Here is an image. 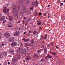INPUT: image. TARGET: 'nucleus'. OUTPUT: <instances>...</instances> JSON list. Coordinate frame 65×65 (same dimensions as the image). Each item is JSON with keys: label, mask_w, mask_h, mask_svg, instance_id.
Wrapping results in <instances>:
<instances>
[{"label": "nucleus", "mask_w": 65, "mask_h": 65, "mask_svg": "<svg viewBox=\"0 0 65 65\" xmlns=\"http://www.w3.org/2000/svg\"><path fill=\"white\" fill-rule=\"evenodd\" d=\"M17 57L18 58H20V56L19 54H18L17 55Z\"/></svg>", "instance_id": "473e14b6"}, {"label": "nucleus", "mask_w": 65, "mask_h": 65, "mask_svg": "<svg viewBox=\"0 0 65 65\" xmlns=\"http://www.w3.org/2000/svg\"><path fill=\"white\" fill-rule=\"evenodd\" d=\"M30 45H31V44H29V45H28V46H30Z\"/></svg>", "instance_id": "e2e57ef3"}, {"label": "nucleus", "mask_w": 65, "mask_h": 65, "mask_svg": "<svg viewBox=\"0 0 65 65\" xmlns=\"http://www.w3.org/2000/svg\"><path fill=\"white\" fill-rule=\"evenodd\" d=\"M38 53H40V50H38Z\"/></svg>", "instance_id": "37998d69"}, {"label": "nucleus", "mask_w": 65, "mask_h": 65, "mask_svg": "<svg viewBox=\"0 0 65 65\" xmlns=\"http://www.w3.org/2000/svg\"><path fill=\"white\" fill-rule=\"evenodd\" d=\"M47 57L48 58H49L50 59H51L52 58V56H51L49 55H48Z\"/></svg>", "instance_id": "4be33fe9"}, {"label": "nucleus", "mask_w": 65, "mask_h": 65, "mask_svg": "<svg viewBox=\"0 0 65 65\" xmlns=\"http://www.w3.org/2000/svg\"><path fill=\"white\" fill-rule=\"evenodd\" d=\"M6 20H5L3 21V23H5V22H6Z\"/></svg>", "instance_id": "c9c22d12"}, {"label": "nucleus", "mask_w": 65, "mask_h": 65, "mask_svg": "<svg viewBox=\"0 0 65 65\" xmlns=\"http://www.w3.org/2000/svg\"><path fill=\"white\" fill-rule=\"evenodd\" d=\"M26 40L25 39V38H23V39H22V40Z\"/></svg>", "instance_id": "a18cd8bd"}, {"label": "nucleus", "mask_w": 65, "mask_h": 65, "mask_svg": "<svg viewBox=\"0 0 65 65\" xmlns=\"http://www.w3.org/2000/svg\"><path fill=\"white\" fill-rule=\"evenodd\" d=\"M47 35L46 34V36H45V37H43V36L42 35L40 36V37H43V39H46L47 38Z\"/></svg>", "instance_id": "ddd939ff"}, {"label": "nucleus", "mask_w": 65, "mask_h": 65, "mask_svg": "<svg viewBox=\"0 0 65 65\" xmlns=\"http://www.w3.org/2000/svg\"><path fill=\"white\" fill-rule=\"evenodd\" d=\"M47 6H48V7H50V5H48Z\"/></svg>", "instance_id": "680f3d73"}, {"label": "nucleus", "mask_w": 65, "mask_h": 65, "mask_svg": "<svg viewBox=\"0 0 65 65\" xmlns=\"http://www.w3.org/2000/svg\"><path fill=\"white\" fill-rule=\"evenodd\" d=\"M26 5H29L30 4V1L29 0H27L26 3Z\"/></svg>", "instance_id": "2eb2a0df"}, {"label": "nucleus", "mask_w": 65, "mask_h": 65, "mask_svg": "<svg viewBox=\"0 0 65 65\" xmlns=\"http://www.w3.org/2000/svg\"><path fill=\"white\" fill-rule=\"evenodd\" d=\"M23 34H24L26 35L27 34V32H24Z\"/></svg>", "instance_id": "ea45409f"}, {"label": "nucleus", "mask_w": 65, "mask_h": 65, "mask_svg": "<svg viewBox=\"0 0 65 65\" xmlns=\"http://www.w3.org/2000/svg\"><path fill=\"white\" fill-rule=\"evenodd\" d=\"M7 53L5 52L4 53V55L5 56H7Z\"/></svg>", "instance_id": "bb28decb"}, {"label": "nucleus", "mask_w": 65, "mask_h": 65, "mask_svg": "<svg viewBox=\"0 0 65 65\" xmlns=\"http://www.w3.org/2000/svg\"><path fill=\"white\" fill-rule=\"evenodd\" d=\"M44 51L45 54H46L47 53V50L46 48H44Z\"/></svg>", "instance_id": "f8f14e48"}, {"label": "nucleus", "mask_w": 65, "mask_h": 65, "mask_svg": "<svg viewBox=\"0 0 65 65\" xmlns=\"http://www.w3.org/2000/svg\"><path fill=\"white\" fill-rule=\"evenodd\" d=\"M56 47L57 49L59 48V47H58L57 46H56Z\"/></svg>", "instance_id": "c03bdc74"}, {"label": "nucleus", "mask_w": 65, "mask_h": 65, "mask_svg": "<svg viewBox=\"0 0 65 65\" xmlns=\"http://www.w3.org/2000/svg\"><path fill=\"white\" fill-rule=\"evenodd\" d=\"M12 23L11 22H9L8 23V27H12V26L11 25H12Z\"/></svg>", "instance_id": "0eeeda50"}, {"label": "nucleus", "mask_w": 65, "mask_h": 65, "mask_svg": "<svg viewBox=\"0 0 65 65\" xmlns=\"http://www.w3.org/2000/svg\"><path fill=\"white\" fill-rule=\"evenodd\" d=\"M10 64V62H8V64Z\"/></svg>", "instance_id": "5fc2aeb1"}, {"label": "nucleus", "mask_w": 65, "mask_h": 65, "mask_svg": "<svg viewBox=\"0 0 65 65\" xmlns=\"http://www.w3.org/2000/svg\"><path fill=\"white\" fill-rule=\"evenodd\" d=\"M50 44L52 45H54V44L53 42H50Z\"/></svg>", "instance_id": "c756f323"}, {"label": "nucleus", "mask_w": 65, "mask_h": 65, "mask_svg": "<svg viewBox=\"0 0 65 65\" xmlns=\"http://www.w3.org/2000/svg\"><path fill=\"white\" fill-rule=\"evenodd\" d=\"M3 12L6 13H7V10L5 9H4L3 10Z\"/></svg>", "instance_id": "412c9836"}, {"label": "nucleus", "mask_w": 65, "mask_h": 65, "mask_svg": "<svg viewBox=\"0 0 65 65\" xmlns=\"http://www.w3.org/2000/svg\"><path fill=\"white\" fill-rule=\"evenodd\" d=\"M31 44H30V45H31V44H34L35 43V42L34 41V40H32L31 41Z\"/></svg>", "instance_id": "6ab92c4d"}, {"label": "nucleus", "mask_w": 65, "mask_h": 65, "mask_svg": "<svg viewBox=\"0 0 65 65\" xmlns=\"http://www.w3.org/2000/svg\"><path fill=\"white\" fill-rule=\"evenodd\" d=\"M33 65H37L36 64H34Z\"/></svg>", "instance_id": "338daca9"}, {"label": "nucleus", "mask_w": 65, "mask_h": 65, "mask_svg": "<svg viewBox=\"0 0 65 65\" xmlns=\"http://www.w3.org/2000/svg\"><path fill=\"white\" fill-rule=\"evenodd\" d=\"M39 14L40 16H41L42 15V14L40 12H39Z\"/></svg>", "instance_id": "2f4dec72"}, {"label": "nucleus", "mask_w": 65, "mask_h": 65, "mask_svg": "<svg viewBox=\"0 0 65 65\" xmlns=\"http://www.w3.org/2000/svg\"><path fill=\"white\" fill-rule=\"evenodd\" d=\"M51 54L53 55L56 56L57 54L55 52H52L51 53Z\"/></svg>", "instance_id": "dca6fc26"}, {"label": "nucleus", "mask_w": 65, "mask_h": 65, "mask_svg": "<svg viewBox=\"0 0 65 65\" xmlns=\"http://www.w3.org/2000/svg\"><path fill=\"white\" fill-rule=\"evenodd\" d=\"M37 25H41V22L40 21H39L38 23H37Z\"/></svg>", "instance_id": "aec40b11"}, {"label": "nucleus", "mask_w": 65, "mask_h": 65, "mask_svg": "<svg viewBox=\"0 0 65 65\" xmlns=\"http://www.w3.org/2000/svg\"><path fill=\"white\" fill-rule=\"evenodd\" d=\"M36 3L35 2H33L32 3V6L34 7H35L36 6L37 7L38 6V3L37 0L36 1Z\"/></svg>", "instance_id": "7ed1b4c3"}, {"label": "nucleus", "mask_w": 65, "mask_h": 65, "mask_svg": "<svg viewBox=\"0 0 65 65\" xmlns=\"http://www.w3.org/2000/svg\"><path fill=\"white\" fill-rule=\"evenodd\" d=\"M30 9L31 10H33V7H31L30 8Z\"/></svg>", "instance_id": "f704fd0d"}, {"label": "nucleus", "mask_w": 65, "mask_h": 65, "mask_svg": "<svg viewBox=\"0 0 65 65\" xmlns=\"http://www.w3.org/2000/svg\"><path fill=\"white\" fill-rule=\"evenodd\" d=\"M9 52L11 53H14V50L13 49H11L9 50Z\"/></svg>", "instance_id": "4468645a"}, {"label": "nucleus", "mask_w": 65, "mask_h": 65, "mask_svg": "<svg viewBox=\"0 0 65 65\" xmlns=\"http://www.w3.org/2000/svg\"><path fill=\"white\" fill-rule=\"evenodd\" d=\"M31 20L30 19H28V20H27V22Z\"/></svg>", "instance_id": "72a5a7b5"}, {"label": "nucleus", "mask_w": 65, "mask_h": 65, "mask_svg": "<svg viewBox=\"0 0 65 65\" xmlns=\"http://www.w3.org/2000/svg\"><path fill=\"white\" fill-rule=\"evenodd\" d=\"M30 39L29 38H28V39L25 40L24 42H27L30 41Z\"/></svg>", "instance_id": "f3484780"}, {"label": "nucleus", "mask_w": 65, "mask_h": 65, "mask_svg": "<svg viewBox=\"0 0 65 65\" xmlns=\"http://www.w3.org/2000/svg\"><path fill=\"white\" fill-rule=\"evenodd\" d=\"M3 55H0V58H3Z\"/></svg>", "instance_id": "cd10ccee"}, {"label": "nucleus", "mask_w": 65, "mask_h": 65, "mask_svg": "<svg viewBox=\"0 0 65 65\" xmlns=\"http://www.w3.org/2000/svg\"><path fill=\"white\" fill-rule=\"evenodd\" d=\"M24 23H25V22H23V24H24Z\"/></svg>", "instance_id": "0e129e2a"}, {"label": "nucleus", "mask_w": 65, "mask_h": 65, "mask_svg": "<svg viewBox=\"0 0 65 65\" xmlns=\"http://www.w3.org/2000/svg\"><path fill=\"white\" fill-rule=\"evenodd\" d=\"M39 28L40 29H41V26H40L39 27Z\"/></svg>", "instance_id": "49530a36"}, {"label": "nucleus", "mask_w": 65, "mask_h": 65, "mask_svg": "<svg viewBox=\"0 0 65 65\" xmlns=\"http://www.w3.org/2000/svg\"><path fill=\"white\" fill-rule=\"evenodd\" d=\"M31 31H29V33H31Z\"/></svg>", "instance_id": "13d9d810"}, {"label": "nucleus", "mask_w": 65, "mask_h": 65, "mask_svg": "<svg viewBox=\"0 0 65 65\" xmlns=\"http://www.w3.org/2000/svg\"><path fill=\"white\" fill-rule=\"evenodd\" d=\"M43 15L45 16L46 15V14L45 13H44L43 14Z\"/></svg>", "instance_id": "79ce46f5"}, {"label": "nucleus", "mask_w": 65, "mask_h": 65, "mask_svg": "<svg viewBox=\"0 0 65 65\" xmlns=\"http://www.w3.org/2000/svg\"><path fill=\"white\" fill-rule=\"evenodd\" d=\"M44 46H43V45H42V48H44Z\"/></svg>", "instance_id": "4d7b16f0"}, {"label": "nucleus", "mask_w": 65, "mask_h": 65, "mask_svg": "<svg viewBox=\"0 0 65 65\" xmlns=\"http://www.w3.org/2000/svg\"><path fill=\"white\" fill-rule=\"evenodd\" d=\"M5 19V18L4 17H2V18H0V21H2Z\"/></svg>", "instance_id": "9b49d317"}, {"label": "nucleus", "mask_w": 65, "mask_h": 65, "mask_svg": "<svg viewBox=\"0 0 65 65\" xmlns=\"http://www.w3.org/2000/svg\"><path fill=\"white\" fill-rule=\"evenodd\" d=\"M2 45L3 46H4L5 45H5V44H4V43H2Z\"/></svg>", "instance_id": "4c0bfd02"}, {"label": "nucleus", "mask_w": 65, "mask_h": 65, "mask_svg": "<svg viewBox=\"0 0 65 65\" xmlns=\"http://www.w3.org/2000/svg\"><path fill=\"white\" fill-rule=\"evenodd\" d=\"M9 9H7V12H9Z\"/></svg>", "instance_id": "a19ab883"}, {"label": "nucleus", "mask_w": 65, "mask_h": 65, "mask_svg": "<svg viewBox=\"0 0 65 65\" xmlns=\"http://www.w3.org/2000/svg\"><path fill=\"white\" fill-rule=\"evenodd\" d=\"M63 5V3H61L60 4V6H62Z\"/></svg>", "instance_id": "58836bf2"}, {"label": "nucleus", "mask_w": 65, "mask_h": 65, "mask_svg": "<svg viewBox=\"0 0 65 65\" xmlns=\"http://www.w3.org/2000/svg\"><path fill=\"white\" fill-rule=\"evenodd\" d=\"M45 60H44V58H42L41 60V62H43V61H45Z\"/></svg>", "instance_id": "393cba45"}, {"label": "nucleus", "mask_w": 65, "mask_h": 65, "mask_svg": "<svg viewBox=\"0 0 65 65\" xmlns=\"http://www.w3.org/2000/svg\"><path fill=\"white\" fill-rule=\"evenodd\" d=\"M2 38V37L0 36V40H1Z\"/></svg>", "instance_id": "052dcab7"}, {"label": "nucleus", "mask_w": 65, "mask_h": 65, "mask_svg": "<svg viewBox=\"0 0 65 65\" xmlns=\"http://www.w3.org/2000/svg\"><path fill=\"white\" fill-rule=\"evenodd\" d=\"M42 43H44V41L43 42H42Z\"/></svg>", "instance_id": "69168bd1"}, {"label": "nucleus", "mask_w": 65, "mask_h": 65, "mask_svg": "<svg viewBox=\"0 0 65 65\" xmlns=\"http://www.w3.org/2000/svg\"><path fill=\"white\" fill-rule=\"evenodd\" d=\"M28 45V44L26 43H24V45L25 46H27Z\"/></svg>", "instance_id": "b1692460"}, {"label": "nucleus", "mask_w": 65, "mask_h": 65, "mask_svg": "<svg viewBox=\"0 0 65 65\" xmlns=\"http://www.w3.org/2000/svg\"><path fill=\"white\" fill-rule=\"evenodd\" d=\"M20 21H19V22H18V23H20Z\"/></svg>", "instance_id": "bf43d9fd"}, {"label": "nucleus", "mask_w": 65, "mask_h": 65, "mask_svg": "<svg viewBox=\"0 0 65 65\" xmlns=\"http://www.w3.org/2000/svg\"><path fill=\"white\" fill-rule=\"evenodd\" d=\"M26 19V18L25 17H24L23 18V19L24 20H25Z\"/></svg>", "instance_id": "3c124183"}, {"label": "nucleus", "mask_w": 65, "mask_h": 65, "mask_svg": "<svg viewBox=\"0 0 65 65\" xmlns=\"http://www.w3.org/2000/svg\"><path fill=\"white\" fill-rule=\"evenodd\" d=\"M45 25V23H43L42 25Z\"/></svg>", "instance_id": "603ef678"}, {"label": "nucleus", "mask_w": 65, "mask_h": 65, "mask_svg": "<svg viewBox=\"0 0 65 65\" xmlns=\"http://www.w3.org/2000/svg\"><path fill=\"white\" fill-rule=\"evenodd\" d=\"M19 31H17L14 33V35L15 36H18L19 35Z\"/></svg>", "instance_id": "6e6552de"}, {"label": "nucleus", "mask_w": 65, "mask_h": 65, "mask_svg": "<svg viewBox=\"0 0 65 65\" xmlns=\"http://www.w3.org/2000/svg\"><path fill=\"white\" fill-rule=\"evenodd\" d=\"M37 33V31L36 30L34 31L33 32V34L34 35L35 34Z\"/></svg>", "instance_id": "a878e982"}, {"label": "nucleus", "mask_w": 65, "mask_h": 65, "mask_svg": "<svg viewBox=\"0 0 65 65\" xmlns=\"http://www.w3.org/2000/svg\"><path fill=\"white\" fill-rule=\"evenodd\" d=\"M43 37H41L40 39V40H41V39H42L43 38Z\"/></svg>", "instance_id": "de8ad7c7"}, {"label": "nucleus", "mask_w": 65, "mask_h": 65, "mask_svg": "<svg viewBox=\"0 0 65 65\" xmlns=\"http://www.w3.org/2000/svg\"><path fill=\"white\" fill-rule=\"evenodd\" d=\"M19 4H23L24 3V2L23 0H20L19 1Z\"/></svg>", "instance_id": "423d86ee"}, {"label": "nucleus", "mask_w": 65, "mask_h": 65, "mask_svg": "<svg viewBox=\"0 0 65 65\" xmlns=\"http://www.w3.org/2000/svg\"><path fill=\"white\" fill-rule=\"evenodd\" d=\"M34 57H35L36 59H38L39 58V56H38L37 54H35L34 55Z\"/></svg>", "instance_id": "9d476101"}, {"label": "nucleus", "mask_w": 65, "mask_h": 65, "mask_svg": "<svg viewBox=\"0 0 65 65\" xmlns=\"http://www.w3.org/2000/svg\"><path fill=\"white\" fill-rule=\"evenodd\" d=\"M26 50H23L22 51V53L23 54H25L26 53Z\"/></svg>", "instance_id": "5701e85b"}, {"label": "nucleus", "mask_w": 65, "mask_h": 65, "mask_svg": "<svg viewBox=\"0 0 65 65\" xmlns=\"http://www.w3.org/2000/svg\"><path fill=\"white\" fill-rule=\"evenodd\" d=\"M14 40V39L13 38H10L9 41L10 42H12Z\"/></svg>", "instance_id": "1a4fd4ad"}, {"label": "nucleus", "mask_w": 65, "mask_h": 65, "mask_svg": "<svg viewBox=\"0 0 65 65\" xmlns=\"http://www.w3.org/2000/svg\"><path fill=\"white\" fill-rule=\"evenodd\" d=\"M2 46L1 45H0V49L2 48Z\"/></svg>", "instance_id": "8fccbe9b"}, {"label": "nucleus", "mask_w": 65, "mask_h": 65, "mask_svg": "<svg viewBox=\"0 0 65 65\" xmlns=\"http://www.w3.org/2000/svg\"><path fill=\"white\" fill-rule=\"evenodd\" d=\"M21 43V44L20 45L21 46L22 45V43Z\"/></svg>", "instance_id": "6e6d98bb"}, {"label": "nucleus", "mask_w": 65, "mask_h": 65, "mask_svg": "<svg viewBox=\"0 0 65 65\" xmlns=\"http://www.w3.org/2000/svg\"><path fill=\"white\" fill-rule=\"evenodd\" d=\"M2 14L1 13H0V17H1L2 16Z\"/></svg>", "instance_id": "864d4df0"}, {"label": "nucleus", "mask_w": 65, "mask_h": 65, "mask_svg": "<svg viewBox=\"0 0 65 65\" xmlns=\"http://www.w3.org/2000/svg\"><path fill=\"white\" fill-rule=\"evenodd\" d=\"M24 11H25L24 13L26 14H30V12H28V11L27 9L26 8H25V7H23L22 8V10L21 11L20 14H23Z\"/></svg>", "instance_id": "f03ea898"}, {"label": "nucleus", "mask_w": 65, "mask_h": 65, "mask_svg": "<svg viewBox=\"0 0 65 65\" xmlns=\"http://www.w3.org/2000/svg\"><path fill=\"white\" fill-rule=\"evenodd\" d=\"M11 45L12 46H15L17 45V43L16 42H13L11 44Z\"/></svg>", "instance_id": "39448f33"}, {"label": "nucleus", "mask_w": 65, "mask_h": 65, "mask_svg": "<svg viewBox=\"0 0 65 65\" xmlns=\"http://www.w3.org/2000/svg\"><path fill=\"white\" fill-rule=\"evenodd\" d=\"M65 2V0H64V1L63 2V3H64Z\"/></svg>", "instance_id": "774afa93"}, {"label": "nucleus", "mask_w": 65, "mask_h": 65, "mask_svg": "<svg viewBox=\"0 0 65 65\" xmlns=\"http://www.w3.org/2000/svg\"><path fill=\"white\" fill-rule=\"evenodd\" d=\"M22 50V48H20L18 49V51H17L19 53H20L21 52V51Z\"/></svg>", "instance_id": "a211bd4d"}, {"label": "nucleus", "mask_w": 65, "mask_h": 65, "mask_svg": "<svg viewBox=\"0 0 65 65\" xmlns=\"http://www.w3.org/2000/svg\"><path fill=\"white\" fill-rule=\"evenodd\" d=\"M30 58V57H27V58H26V60H29V58Z\"/></svg>", "instance_id": "7c9ffc66"}, {"label": "nucleus", "mask_w": 65, "mask_h": 65, "mask_svg": "<svg viewBox=\"0 0 65 65\" xmlns=\"http://www.w3.org/2000/svg\"><path fill=\"white\" fill-rule=\"evenodd\" d=\"M47 18H50V15H48V16H47Z\"/></svg>", "instance_id": "09e8293b"}, {"label": "nucleus", "mask_w": 65, "mask_h": 65, "mask_svg": "<svg viewBox=\"0 0 65 65\" xmlns=\"http://www.w3.org/2000/svg\"><path fill=\"white\" fill-rule=\"evenodd\" d=\"M4 36L6 38H9L10 37V34L9 32H6L4 34Z\"/></svg>", "instance_id": "20e7f679"}, {"label": "nucleus", "mask_w": 65, "mask_h": 65, "mask_svg": "<svg viewBox=\"0 0 65 65\" xmlns=\"http://www.w3.org/2000/svg\"><path fill=\"white\" fill-rule=\"evenodd\" d=\"M20 6H19L17 7V6H14L12 8V10L13 11V13L14 14V16L15 17L17 15V18H18V15H17V11L19 12L20 10Z\"/></svg>", "instance_id": "f257e3e1"}, {"label": "nucleus", "mask_w": 65, "mask_h": 65, "mask_svg": "<svg viewBox=\"0 0 65 65\" xmlns=\"http://www.w3.org/2000/svg\"><path fill=\"white\" fill-rule=\"evenodd\" d=\"M9 20L10 21H12L13 20V19L12 18H9Z\"/></svg>", "instance_id": "c85d7f7f"}, {"label": "nucleus", "mask_w": 65, "mask_h": 65, "mask_svg": "<svg viewBox=\"0 0 65 65\" xmlns=\"http://www.w3.org/2000/svg\"><path fill=\"white\" fill-rule=\"evenodd\" d=\"M50 45L49 44H48L47 45V47H49L50 46Z\"/></svg>", "instance_id": "e433bc0d"}]
</instances>
